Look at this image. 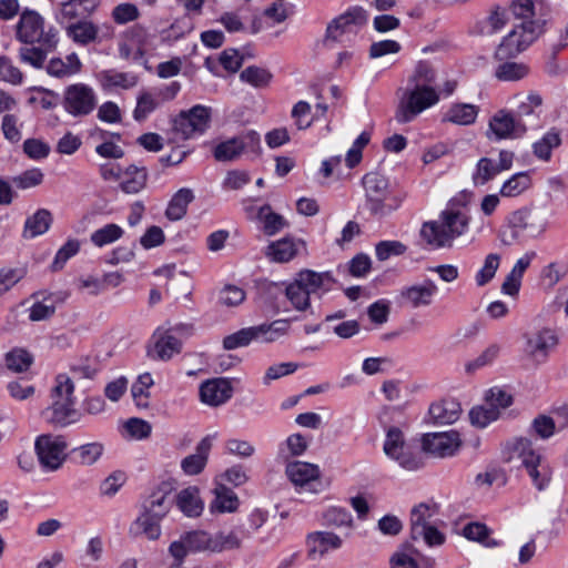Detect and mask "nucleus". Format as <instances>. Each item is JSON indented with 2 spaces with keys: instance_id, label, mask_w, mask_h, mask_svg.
Masks as SVG:
<instances>
[{
  "instance_id": "1",
  "label": "nucleus",
  "mask_w": 568,
  "mask_h": 568,
  "mask_svg": "<svg viewBox=\"0 0 568 568\" xmlns=\"http://www.w3.org/2000/svg\"><path fill=\"white\" fill-rule=\"evenodd\" d=\"M14 38L26 44L19 49L20 60L36 69L44 67L48 54L53 52L59 43L58 30L47 24L44 17L30 8L20 11L14 24Z\"/></svg>"
},
{
  "instance_id": "2",
  "label": "nucleus",
  "mask_w": 568,
  "mask_h": 568,
  "mask_svg": "<svg viewBox=\"0 0 568 568\" xmlns=\"http://www.w3.org/2000/svg\"><path fill=\"white\" fill-rule=\"evenodd\" d=\"M470 221L464 197H453L436 220L422 224L419 234L432 248H450L456 239L468 232Z\"/></svg>"
},
{
  "instance_id": "3",
  "label": "nucleus",
  "mask_w": 568,
  "mask_h": 568,
  "mask_svg": "<svg viewBox=\"0 0 568 568\" xmlns=\"http://www.w3.org/2000/svg\"><path fill=\"white\" fill-rule=\"evenodd\" d=\"M435 79V71L429 63H417L397 105L395 119L398 123L414 121L422 112L439 102V92L434 87Z\"/></svg>"
},
{
  "instance_id": "4",
  "label": "nucleus",
  "mask_w": 568,
  "mask_h": 568,
  "mask_svg": "<svg viewBox=\"0 0 568 568\" xmlns=\"http://www.w3.org/2000/svg\"><path fill=\"white\" fill-rule=\"evenodd\" d=\"M548 226L549 215L546 209L523 207L509 214L500 240L505 245H513L525 239H538Z\"/></svg>"
},
{
  "instance_id": "5",
  "label": "nucleus",
  "mask_w": 568,
  "mask_h": 568,
  "mask_svg": "<svg viewBox=\"0 0 568 568\" xmlns=\"http://www.w3.org/2000/svg\"><path fill=\"white\" fill-rule=\"evenodd\" d=\"M332 282L333 278L328 272L302 270L285 287V296L294 310L304 312L311 308V295L320 291H329Z\"/></svg>"
},
{
  "instance_id": "6",
  "label": "nucleus",
  "mask_w": 568,
  "mask_h": 568,
  "mask_svg": "<svg viewBox=\"0 0 568 568\" xmlns=\"http://www.w3.org/2000/svg\"><path fill=\"white\" fill-rule=\"evenodd\" d=\"M363 186L366 206L376 216H385L397 210L405 199L403 193L390 191L388 180L377 172L365 174Z\"/></svg>"
},
{
  "instance_id": "7",
  "label": "nucleus",
  "mask_w": 568,
  "mask_h": 568,
  "mask_svg": "<svg viewBox=\"0 0 568 568\" xmlns=\"http://www.w3.org/2000/svg\"><path fill=\"white\" fill-rule=\"evenodd\" d=\"M74 385L65 374H59L55 378V386L52 389V405L48 408L50 417L48 420L54 425L67 426L78 419V412L74 408L73 397Z\"/></svg>"
},
{
  "instance_id": "8",
  "label": "nucleus",
  "mask_w": 568,
  "mask_h": 568,
  "mask_svg": "<svg viewBox=\"0 0 568 568\" xmlns=\"http://www.w3.org/2000/svg\"><path fill=\"white\" fill-rule=\"evenodd\" d=\"M540 21H525L515 26L495 51L497 60H507L526 50L542 32Z\"/></svg>"
},
{
  "instance_id": "9",
  "label": "nucleus",
  "mask_w": 568,
  "mask_h": 568,
  "mask_svg": "<svg viewBox=\"0 0 568 568\" xmlns=\"http://www.w3.org/2000/svg\"><path fill=\"white\" fill-rule=\"evenodd\" d=\"M383 452L388 458L408 471H416L425 466L422 455L410 450L403 432L398 427L392 426L387 429Z\"/></svg>"
},
{
  "instance_id": "10",
  "label": "nucleus",
  "mask_w": 568,
  "mask_h": 568,
  "mask_svg": "<svg viewBox=\"0 0 568 568\" xmlns=\"http://www.w3.org/2000/svg\"><path fill=\"white\" fill-rule=\"evenodd\" d=\"M211 109L201 104L194 105L187 111H181L172 122L173 134L181 140L193 139L202 135L209 128Z\"/></svg>"
},
{
  "instance_id": "11",
  "label": "nucleus",
  "mask_w": 568,
  "mask_h": 568,
  "mask_svg": "<svg viewBox=\"0 0 568 568\" xmlns=\"http://www.w3.org/2000/svg\"><path fill=\"white\" fill-rule=\"evenodd\" d=\"M68 443L62 435L42 434L36 438L34 452L45 471L60 469L65 460Z\"/></svg>"
},
{
  "instance_id": "12",
  "label": "nucleus",
  "mask_w": 568,
  "mask_h": 568,
  "mask_svg": "<svg viewBox=\"0 0 568 568\" xmlns=\"http://www.w3.org/2000/svg\"><path fill=\"white\" fill-rule=\"evenodd\" d=\"M62 106L74 118L89 115L97 106V94L85 83L70 84L64 89Z\"/></svg>"
},
{
  "instance_id": "13",
  "label": "nucleus",
  "mask_w": 568,
  "mask_h": 568,
  "mask_svg": "<svg viewBox=\"0 0 568 568\" xmlns=\"http://www.w3.org/2000/svg\"><path fill=\"white\" fill-rule=\"evenodd\" d=\"M367 20L366 10L358 6L351 7L327 24L325 41H342L345 36L355 34L357 29L364 26Z\"/></svg>"
},
{
  "instance_id": "14",
  "label": "nucleus",
  "mask_w": 568,
  "mask_h": 568,
  "mask_svg": "<svg viewBox=\"0 0 568 568\" xmlns=\"http://www.w3.org/2000/svg\"><path fill=\"white\" fill-rule=\"evenodd\" d=\"M260 148V136L256 132H248L217 144L214 158L217 161H232L243 153H254Z\"/></svg>"
},
{
  "instance_id": "15",
  "label": "nucleus",
  "mask_w": 568,
  "mask_h": 568,
  "mask_svg": "<svg viewBox=\"0 0 568 568\" xmlns=\"http://www.w3.org/2000/svg\"><path fill=\"white\" fill-rule=\"evenodd\" d=\"M460 446L457 432L429 433L422 438V449L436 457H447L456 453Z\"/></svg>"
},
{
  "instance_id": "16",
  "label": "nucleus",
  "mask_w": 568,
  "mask_h": 568,
  "mask_svg": "<svg viewBox=\"0 0 568 568\" xmlns=\"http://www.w3.org/2000/svg\"><path fill=\"white\" fill-rule=\"evenodd\" d=\"M342 546L343 539L333 531H313L306 536L307 556L312 560L322 559Z\"/></svg>"
},
{
  "instance_id": "17",
  "label": "nucleus",
  "mask_w": 568,
  "mask_h": 568,
  "mask_svg": "<svg viewBox=\"0 0 568 568\" xmlns=\"http://www.w3.org/2000/svg\"><path fill=\"white\" fill-rule=\"evenodd\" d=\"M438 293L437 284L427 278L422 283H416L404 287L400 291V298L412 308L429 306Z\"/></svg>"
},
{
  "instance_id": "18",
  "label": "nucleus",
  "mask_w": 568,
  "mask_h": 568,
  "mask_svg": "<svg viewBox=\"0 0 568 568\" xmlns=\"http://www.w3.org/2000/svg\"><path fill=\"white\" fill-rule=\"evenodd\" d=\"M558 337L550 328H542L530 335L526 343V353L537 363H544L556 347Z\"/></svg>"
},
{
  "instance_id": "19",
  "label": "nucleus",
  "mask_w": 568,
  "mask_h": 568,
  "mask_svg": "<svg viewBox=\"0 0 568 568\" xmlns=\"http://www.w3.org/2000/svg\"><path fill=\"white\" fill-rule=\"evenodd\" d=\"M233 394V387L226 378H213L205 381L200 386V398L209 406H220L226 403Z\"/></svg>"
},
{
  "instance_id": "20",
  "label": "nucleus",
  "mask_w": 568,
  "mask_h": 568,
  "mask_svg": "<svg viewBox=\"0 0 568 568\" xmlns=\"http://www.w3.org/2000/svg\"><path fill=\"white\" fill-rule=\"evenodd\" d=\"M489 131L497 140L519 138L527 131L526 125L510 113L498 111L489 121Z\"/></svg>"
},
{
  "instance_id": "21",
  "label": "nucleus",
  "mask_w": 568,
  "mask_h": 568,
  "mask_svg": "<svg viewBox=\"0 0 568 568\" xmlns=\"http://www.w3.org/2000/svg\"><path fill=\"white\" fill-rule=\"evenodd\" d=\"M98 6V0H68L60 4L55 19L61 24H70L87 19L97 10Z\"/></svg>"
},
{
  "instance_id": "22",
  "label": "nucleus",
  "mask_w": 568,
  "mask_h": 568,
  "mask_svg": "<svg viewBox=\"0 0 568 568\" xmlns=\"http://www.w3.org/2000/svg\"><path fill=\"white\" fill-rule=\"evenodd\" d=\"M507 462L518 460L523 467L542 458L541 454L534 448L531 439L527 437H515L505 445Z\"/></svg>"
},
{
  "instance_id": "23",
  "label": "nucleus",
  "mask_w": 568,
  "mask_h": 568,
  "mask_svg": "<svg viewBox=\"0 0 568 568\" xmlns=\"http://www.w3.org/2000/svg\"><path fill=\"white\" fill-rule=\"evenodd\" d=\"M305 248V242L293 237H283L271 242L265 251V255L275 263H287L298 255L300 251Z\"/></svg>"
},
{
  "instance_id": "24",
  "label": "nucleus",
  "mask_w": 568,
  "mask_h": 568,
  "mask_svg": "<svg viewBox=\"0 0 568 568\" xmlns=\"http://www.w3.org/2000/svg\"><path fill=\"white\" fill-rule=\"evenodd\" d=\"M215 435H207L201 439L195 448V453L184 457L181 462V468L185 475L195 476L203 471L206 466L209 454L213 446Z\"/></svg>"
},
{
  "instance_id": "25",
  "label": "nucleus",
  "mask_w": 568,
  "mask_h": 568,
  "mask_svg": "<svg viewBox=\"0 0 568 568\" xmlns=\"http://www.w3.org/2000/svg\"><path fill=\"white\" fill-rule=\"evenodd\" d=\"M285 474L295 487L311 486L321 476L320 467L306 462H291L285 467Z\"/></svg>"
},
{
  "instance_id": "26",
  "label": "nucleus",
  "mask_w": 568,
  "mask_h": 568,
  "mask_svg": "<svg viewBox=\"0 0 568 568\" xmlns=\"http://www.w3.org/2000/svg\"><path fill=\"white\" fill-rule=\"evenodd\" d=\"M251 536V531L244 526H237L229 531H217L212 535L211 551L223 552L239 549L242 541Z\"/></svg>"
},
{
  "instance_id": "27",
  "label": "nucleus",
  "mask_w": 568,
  "mask_h": 568,
  "mask_svg": "<svg viewBox=\"0 0 568 568\" xmlns=\"http://www.w3.org/2000/svg\"><path fill=\"white\" fill-rule=\"evenodd\" d=\"M439 508L436 504L420 503L410 511V535H419L427 526L438 525Z\"/></svg>"
},
{
  "instance_id": "28",
  "label": "nucleus",
  "mask_w": 568,
  "mask_h": 568,
  "mask_svg": "<svg viewBox=\"0 0 568 568\" xmlns=\"http://www.w3.org/2000/svg\"><path fill=\"white\" fill-rule=\"evenodd\" d=\"M102 90L112 91L114 89L129 90L138 84L139 78L133 72H120L114 69L103 70L97 75Z\"/></svg>"
},
{
  "instance_id": "29",
  "label": "nucleus",
  "mask_w": 568,
  "mask_h": 568,
  "mask_svg": "<svg viewBox=\"0 0 568 568\" xmlns=\"http://www.w3.org/2000/svg\"><path fill=\"white\" fill-rule=\"evenodd\" d=\"M154 357L161 361H169L181 352L182 342L173 332L158 331L154 334Z\"/></svg>"
},
{
  "instance_id": "30",
  "label": "nucleus",
  "mask_w": 568,
  "mask_h": 568,
  "mask_svg": "<svg viewBox=\"0 0 568 568\" xmlns=\"http://www.w3.org/2000/svg\"><path fill=\"white\" fill-rule=\"evenodd\" d=\"M195 199L194 192L189 187L178 190L168 203L165 217L169 221H180L187 213V206Z\"/></svg>"
},
{
  "instance_id": "31",
  "label": "nucleus",
  "mask_w": 568,
  "mask_h": 568,
  "mask_svg": "<svg viewBox=\"0 0 568 568\" xmlns=\"http://www.w3.org/2000/svg\"><path fill=\"white\" fill-rule=\"evenodd\" d=\"M81 69L82 62L74 52L68 54L64 60L61 58H52L45 67L49 75L60 79L72 77L79 73Z\"/></svg>"
},
{
  "instance_id": "32",
  "label": "nucleus",
  "mask_w": 568,
  "mask_h": 568,
  "mask_svg": "<svg viewBox=\"0 0 568 568\" xmlns=\"http://www.w3.org/2000/svg\"><path fill=\"white\" fill-rule=\"evenodd\" d=\"M536 256L535 252H527L517 260L510 273L505 278L501 291L503 293L514 296L520 288V283L525 271L529 267L532 258Z\"/></svg>"
},
{
  "instance_id": "33",
  "label": "nucleus",
  "mask_w": 568,
  "mask_h": 568,
  "mask_svg": "<svg viewBox=\"0 0 568 568\" xmlns=\"http://www.w3.org/2000/svg\"><path fill=\"white\" fill-rule=\"evenodd\" d=\"M67 36L81 45H87L98 39L99 27L88 19L78 20L65 28Z\"/></svg>"
},
{
  "instance_id": "34",
  "label": "nucleus",
  "mask_w": 568,
  "mask_h": 568,
  "mask_svg": "<svg viewBox=\"0 0 568 568\" xmlns=\"http://www.w3.org/2000/svg\"><path fill=\"white\" fill-rule=\"evenodd\" d=\"M428 413L434 423L448 425L455 423L459 418L462 408L458 402L454 399H444L432 404Z\"/></svg>"
},
{
  "instance_id": "35",
  "label": "nucleus",
  "mask_w": 568,
  "mask_h": 568,
  "mask_svg": "<svg viewBox=\"0 0 568 568\" xmlns=\"http://www.w3.org/2000/svg\"><path fill=\"white\" fill-rule=\"evenodd\" d=\"M479 108L470 103H454L444 113L442 121L457 125H470L475 123Z\"/></svg>"
},
{
  "instance_id": "36",
  "label": "nucleus",
  "mask_w": 568,
  "mask_h": 568,
  "mask_svg": "<svg viewBox=\"0 0 568 568\" xmlns=\"http://www.w3.org/2000/svg\"><path fill=\"white\" fill-rule=\"evenodd\" d=\"M74 464L83 467L97 464L104 454V445L100 442H92L74 447L70 452Z\"/></svg>"
},
{
  "instance_id": "37",
  "label": "nucleus",
  "mask_w": 568,
  "mask_h": 568,
  "mask_svg": "<svg viewBox=\"0 0 568 568\" xmlns=\"http://www.w3.org/2000/svg\"><path fill=\"white\" fill-rule=\"evenodd\" d=\"M180 510L187 517H197L203 511V503L196 487H187L176 496Z\"/></svg>"
},
{
  "instance_id": "38",
  "label": "nucleus",
  "mask_w": 568,
  "mask_h": 568,
  "mask_svg": "<svg viewBox=\"0 0 568 568\" xmlns=\"http://www.w3.org/2000/svg\"><path fill=\"white\" fill-rule=\"evenodd\" d=\"M215 498L210 508L212 513H232L239 507L236 494L223 484H217L214 488Z\"/></svg>"
},
{
  "instance_id": "39",
  "label": "nucleus",
  "mask_w": 568,
  "mask_h": 568,
  "mask_svg": "<svg viewBox=\"0 0 568 568\" xmlns=\"http://www.w3.org/2000/svg\"><path fill=\"white\" fill-rule=\"evenodd\" d=\"M124 179L120 183V189L126 194H136L141 192L148 181V173L144 168H138L135 165H129L124 170Z\"/></svg>"
},
{
  "instance_id": "40",
  "label": "nucleus",
  "mask_w": 568,
  "mask_h": 568,
  "mask_svg": "<svg viewBox=\"0 0 568 568\" xmlns=\"http://www.w3.org/2000/svg\"><path fill=\"white\" fill-rule=\"evenodd\" d=\"M171 505L170 493L164 488H158L151 493L143 507L145 513L162 519L169 513Z\"/></svg>"
},
{
  "instance_id": "41",
  "label": "nucleus",
  "mask_w": 568,
  "mask_h": 568,
  "mask_svg": "<svg viewBox=\"0 0 568 568\" xmlns=\"http://www.w3.org/2000/svg\"><path fill=\"white\" fill-rule=\"evenodd\" d=\"M524 468L536 489L541 491L549 486L552 477V470L544 457L538 459V462L528 464Z\"/></svg>"
},
{
  "instance_id": "42",
  "label": "nucleus",
  "mask_w": 568,
  "mask_h": 568,
  "mask_svg": "<svg viewBox=\"0 0 568 568\" xmlns=\"http://www.w3.org/2000/svg\"><path fill=\"white\" fill-rule=\"evenodd\" d=\"M51 222V213L48 210L40 209L27 219L23 235L30 239L41 235L49 230Z\"/></svg>"
},
{
  "instance_id": "43",
  "label": "nucleus",
  "mask_w": 568,
  "mask_h": 568,
  "mask_svg": "<svg viewBox=\"0 0 568 568\" xmlns=\"http://www.w3.org/2000/svg\"><path fill=\"white\" fill-rule=\"evenodd\" d=\"M256 219L263 224V232L268 236L275 235L286 226L284 217L274 213L268 204L258 209Z\"/></svg>"
},
{
  "instance_id": "44",
  "label": "nucleus",
  "mask_w": 568,
  "mask_h": 568,
  "mask_svg": "<svg viewBox=\"0 0 568 568\" xmlns=\"http://www.w3.org/2000/svg\"><path fill=\"white\" fill-rule=\"evenodd\" d=\"M290 327L287 320H277L271 324H261L254 326L255 339H261L265 343H271L284 336Z\"/></svg>"
},
{
  "instance_id": "45",
  "label": "nucleus",
  "mask_w": 568,
  "mask_h": 568,
  "mask_svg": "<svg viewBox=\"0 0 568 568\" xmlns=\"http://www.w3.org/2000/svg\"><path fill=\"white\" fill-rule=\"evenodd\" d=\"M273 74L265 68L250 65L242 70L240 80L256 89L266 88L272 81Z\"/></svg>"
},
{
  "instance_id": "46",
  "label": "nucleus",
  "mask_w": 568,
  "mask_h": 568,
  "mask_svg": "<svg viewBox=\"0 0 568 568\" xmlns=\"http://www.w3.org/2000/svg\"><path fill=\"white\" fill-rule=\"evenodd\" d=\"M124 234L123 229L114 223H109L101 229L95 230L91 236V243L97 247H103L120 240Z\"/></svg>"
},
{
  "instance_id": "47",
  "label": "nucleus",
  "mask_w": 568,
  "mask_h": 568,
  "mask_svg": "<svg viewBox=\"0 0 568 568\" xmlns=\"http://www.w3.org/2000/svg\"><path fill=\"white\" fill-rule=\"evenodd\" d=\"M561 143L560 134L557 130L551 129L544 136L534 143V154L542 160L548 161L551 156L552 149L559 146Z\"/></svg>"
},
{
  "instance_id": "48",
  "label": "nucleus",
  "mask_w": 568,
  "mask_h": 568,
  "mask_svg": "<svg viewBox=\"0 0 568 568\" xmlns=\"http://www.w3.org/2000/svg\"><path fill=\"white\" fill-rule=\"evenodd\" d=\"M162 519L156 516L143 511L135 520L134 527L136 530L150 540H156L161 536L160 521Z\"/></svg>"
},
{
  "instance_id": "49",
  "label": "nucleus",
  "mask_w": 568,
  "mask_h": 568,
  "mask_svg": "<svg viewBox=\"0 0 568 568\" xmlns=\"http://www.w3.org/2000/svg\"><path fill=\"white\" fill-rule=\"evenodd\" d=\"M463 536L468 540L480 542L486 547H495L498 545L490 538V531L486 525L480 523H469L463 528Z\"/></svg>"
},
{
  "instance_id": "50",
  "label": "nucleus",
  "mask_w": 568,
  "mask_h": 568,
  "mask_svg": "<svg viewBox=\"0 0 568 568\" xmlns=\"http://www.w3.org/2000/svg\"><path fill=\"white\" fill-rule=\"evenodd\" d=\"M530 186V178L526 172H519L514 174L507 181L504 182L500 189V195L506 197H514L521 194Z\"/></svg>"
},
{
  "instance_id": "51",
  "label": "nucleus",
  "mask_w": 568,
  "mask_h": 568,
  "mask_svg": "<svg viewBox=\"0 0 568 568\" xmlns=\"http://www.w3.org/2000/svg\"><path fill=\"white\" fill-rule=\"evenodd\" d=\"M528 67L518 62H505L497 67L495 77L500 81H518L528 74Z\"/></svg>"
},
{
  "instance_id": "52",
  "label": "nucleus",
  "mask_w": 568,
  "mask_h": 568,
  "mask_svg": "<svg viewBox=\"0 0 568 568\" xmlns=\"http://www.w3.org/2000/svg\"><path fill=\"white\" fill-rule=\"evenodd\" d=\"M159 106L158 99L148 91L141 92L136 99V106L133 118L136 121H144Z\"/></svg>"
},
{
  "instance_id": "53",
  "label": "nucleus",
  "mask_w": 568,
  "mask_h": 568,
  "mask_svg": "<svg viewBox=\"0 0 568 568\" xmlns=\"http://www.w3.org/2000/svg\"><path fill=\"white\" fill-rule=\"evenodd\" d=\"M498 171L496 164L489 158H481L476 164V170L473 174L475 185H485L488 181L493 180Z\"/></svg>"
},
{
  "instance_id": "54",
  "label": "nucleus",
  "mask_w": 568,
  "mask_h": 568,
  "mask_svg": "<svg viewBox=\"0 0 568 568\" xmlns=\"http://www.w3.org/2000/svg\"><path fill=\"white\" fill-rule=\"evenodd\" d=\"M500 264V255L497 253H490L485 257L484 265L477 272L475 276L476 284L478 286H484L487 283H489Z\"/></svg>"
},
{
  "instance_id": "55",
  "label": "nucleus",
  "mask_w": 568,
  "mask_h": 568,
  "mask_svg": "<svg viewBox=\"0 0 568 568\" xmlns=\"http://www.w3.org/2000/svg\"><path fill=\"white\" fill-rule=\"evenodd\" d=\"M252 341H255L254 326L242 328L233 334L225 336L223 338V347L226 351H232L239 347H245Z\"/></svg>"
},
{
  "instance_id": "56",
  "label": "nucleus",
  "mask_w": 568,
  "mask_h": 568,
  "mask_svg": "<svg viewBox=\"0 0 568 568\" xmlns=\"http://www.w3.org/2000/svg\"><path fill=\"white\" fill-rule=\"evenodd\" d=\"M55 296L50 294L42 301L36 302L30 308L29 318L38 322L51 317L55 312Z\"/></svg>"
},
{
  "instance_id": "57",
  "label": "nucleus",
  "mask_w": 568,
  "mask_h": 568,
  "mask_svg": "<svg viewBox=\"0 0 568 568\" xmlns=\"http://www.w3.org/2000/svg\"><path fill=\"white\" fill-rule=\"evenodd\" d=\"M500 353V345L490 344L488 345L475 359L469 361L465 364L467 373H473L478 368L491 364Z\"/></svg>"
},
{
  "instance_id": "58",
  "label": "nucleus",
  "mask_w": 568,
  "mask_h": 568,
  "mask_svg": "<svg viewBox=\"0 0 568 568\" xmlns=\"http://www.w3.org/2000/svg\"><path fill=\"white\" fill-rule=\"evenodd\" d=\"M153 385V378L151 374L144 373L138 377V381L132 385V396L140 407H146L149 398V388Z\"/></svg>"
},
{
  "instance_id": "59",
  "label": "nucleus",
  "mask_w": 568,
  "mask_h": 568,
  "mask_svg": "<svg viewBox=\"0 0 568 568\" xmlns=\"http://www.w3.org/2000/svg\"><path fill=\"white\" fill-rule=\"evenodd\" d=\"M498 417L499 412L496 408L488 406L487 404L484 406L474 407L469 412L471 424L480 428L486 427L491 422L498 419Z\"/></svg>"
},
{
  "instance_id": "60",
  "label": "nucleus",
  "mask_w": 568,
  "mask_h": 568,
  "mask_svg": "<svg viewBox=\"0 0 568 568\" xmlns=\"http://www.w3.org/2000/svg\"><path fill=\"white\" fill-rule=\"evenodd\" d=\"M32 364V356L24 349H13L6 355V365L9 369L21 373Z\"/></svg>"
},
{
  "instance_id": "61",
  "label": "nucleus",
  "mask_w": 568,
  "mask_h": 568,
  "mask_svg": "<svg viewBox=\"0 0 568 568\" xmlns=\"http://www.w3.org/2000/svg\"><path fill=\"white\" fill-rule=\"evenodd\" d=\"M123 38L130 40L131 43L134 44L135 48L142 50L145 55L151 40V34L145 27L134 24L124 32Z\"/></svg>"
},
{
  "instance_id": "62",
  "label": "nucleus",
  "mask_w": 568,
  "mask_h": 568,
  "mask_svg": "<svg viewBox=\"0 0 568 568\" xmlns=\"http://www.w3.org/2000/svg\"><path fill=\"white\" fill-rule=\"evenodd\" d=\"M80 250V242L75 239L68 240L57 252L51 264L53 271L63 268L64 264Z\"/></svg>"
},
{
  "instance_id": "63",
  "label": "nucleus",
  "mask_w": 568,
  "mask_h": 568,
  "mask_svg": "<svg viewBox=\"0 0 568 568\" xmlns=\"http://www.w3.org/2000/svg\"><path fill=\"white\" fill-rule=\"evenodd\" d=\"M111 17L116 24H126L138 20L140 11L135 4L123 2L113 8Z\"/></svg>"
},
{
  "instance_id": "64",
  "label": "nucleus",
  "mask_w": 568,
  "mask_h": 568,
  "mask_svg": "<svg viewBox=\"0 0 568 568\" xmlns=\"http://www.w3.org/2000/svg\"><path fill=\"white\" fill-rule=\"evenodd\" d=\"M50 145L40 139H27L23 142L24 154L34 161L47 159L50 154Z\"/></svg>"
}]
</instances>
